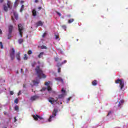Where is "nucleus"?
I'll return each mask as SVG.
<instances>
[{"mask_svg":"<svg viewBox=\"0 0 128 128\" xmlns=\"http://www.w3.org/2000/svg\"><path fill=\"white\" fill-rule=\"evenodd\" d=\"M36 72L39 78H46V75H44V74L42 72V70L40 68V66H37L36 67Z\"/></svg>","mask_w":128,"mask_h":128,"instance_id":"obj_1","label":"nucleus"},{"mask_svg":"<svg viewBox=\"0 0 128 128\" xmlns=\"http://www.w3.org/2000/svg\"><path fill=\"white\" fill-rule=\"evenodd\" d=\"M7 6H6V4H4L3 6L4 10V12H8V8H10V10H12V2L8 0Z\"/></svg>","mask_w":128,"mask_h":128,"instance_id":"obj_2","label":"nucleus"},{"mask_svg":"<svg viewBox=\"0 0 128 128\" xmlns=\"http://www.w3.org/2000/svg\"><path fill=\"white\" fill-rule=\"evenodd\" d=\"M16 52V50H14V48H12L10 50V56L11 58V60H14V54Z\"/></svg>","mask_w":128,"mask_h":128,"instance_id":"obj_3","label":"nucleus"},{"mask_svg":"<svg viewBox=\"0 0 128 128\" xmlns=\"http://www.w3.org/2000/svg\"><path fill=\"white\" fill-rule=\"evenodd\" d=\"M116 84H120V90H122L124 88V82L122 80V79H118L115 81Z\"/></svg>","mask_w":128,"mask_h":128,"instance_id":"obj_4","label":"nucleus"},{"mask_svg":"<svg viewBox=\"0 0 128 128\" xmlns=\"http://www.w3.org/2000/svg\"><path fill=\"white\" fill-rule=\"evenodd\" d=\"M18 30L21 38H22V32H24V28L21 24H18Z\"/></svg>","mask_w":128,"mask_h":128,"instance_id":"obj_5","label":"nucleus"},{"mask_svg":"<svg viewBox=\"0 0 128 128\" xmlns=\"http://www.w3.org/2000/svg\"><path fill=\"white\" fill-rule=\"evenodd\" d=\"M57 112H58V109H54V110L52 113V115L51 116H50V117L48 119V122H52V118H54V116H56Z\"/></svg>","mask_w":128,"mask_h":128,"instance_id":"obj_6","label":"nucleus"},{"mask_svg":"<svg viewBox=\"0 0 128 128\" xmlns=\"http://www.w3.org/2000/svg\"><path fill=\"white\" fill-rule=\"evenodd\" d=\"M32 118L34 120H44V118L40 117V116L36 114V115H33Z\"/></svg>","mask_w":128,"mask_h":128,"instance_id":"obj_7","label":"nucleus"},{"mask_svg":"<svg viewBox=\"0 0 128 128\" xmlns=\"http://www.w3.org/2000/svg\"><path fill=\"white\" fill-rule=\"evenodd\" d=\"M58 102V100L56 99V100H54V98H50L48 99V102H50V104H54V102Z\"/></svg>","mask_w":128,"mask_h":128,"instance_id":"obj_8","label":"nucleus"},{"mask_svg":"<svg viewBox=\"0 0 128 128\" xmlns=\"http://www.w3.org/2000/svg\"><path fill=\"white\" fill-rule=\"evenodd\" d=\"M55 80H57L58 82H62V84H64V80L60 77L56 78Z\"/></svg>","mask_w":128,"mask_h":128,"instance_id":"obj_9","label":"nucleus"},{"mask_svg":"<svg viewBox=\"0 0 128 128\" xmlns=\"http://www.w3.org/2000/svg\"><path fill=\"white\" fill-rule=\"evenodd\" d=\"M124 100H120L118 104V108H122V104H124Z\"/></svg>","mask_w":128,"mask_h":128,"instance_id":"obj_10","label":"nucleus"},{"mask_svg":"<svg viewBox=\"0 0 128 128\" xmlns=\"http://www.w3.org/2000/svg\"><path fill=\"white\" fill-rule=\"evenodd\" d=\"M20 52H18L16 54V58L18 60H20Z\"/></svg>","mask_w":128,"mask_h":128,"instance_id":"obj_11","label":"nucleus"},{"mask_svg":"<svg viewBox=\"0 0 128 128\" xmlns=\"http://www.w3.org/2000/svg\"><path fill=\"white\" fill-rule=\"evenodd\" d=\"M32 82L34 86H38L40 84V80H34L32 81Z\"/></svg>","mask_w":128,"mask_h":128,"instance_id":"obj_12","label":"nucleus"},{"mask_svg":"<svg viewBox=\"0 0 128 128\" xmlns=\"http://www.w3.org/2000/svg\"><path fill=\"white\" fill-rule=\"evenodd\" d=\"M14 28V27L12 26V25H10L9 26L8 30H9V34H12V29Z\"/></svg>","mask_w":128,"mask_h":128,"instance_id":"obj_13","label":"nucleus"},{"mask_svg":"<svg viewBox=\"0 0 128 128\" xmlns=\"http://www.w3.org/2000/svg\"><path fill=\"white\" fill-rule=\"evenodd\" d=\"M38 96H34L30 98L31 100H38Z\"/></svg>","mask_w":128,"mask_h":128,"instance_id":"obj_14","label":"nucleus"},{"mask_svg":"<svg viewBox=\"0 0 128 128\" xmlns=\"http://www.w3.org/2000/svg\"><path fill=\"white\" fill-rule=\"evenodd\" d=\"M32 14L33 16H36V10L35 9H34L32 10Z\"/></svg>","mask_w":128,"mask_h":128,"instance_id":"obj_15","label":"nucleus"},{"mask_svg":"<svg viewBox=\"0 0 128 128\" xmlns=\"http://www.w3.org/2000/svg\"><path fill=\"white\" fill-rule=\"evenodd\" d=\"M14 16L16 20L18 19V13H16V12H14Z\"/></svg>","mask_w":128,"mask_h":128,"instance_id":"obj_16","label":"nucleus"},{"mask_svg":"<svg viewBox=\"0 0 128 128\" xmlns=\"http://www.w3.org/2000/svg\"><path fill=\"white\" fill-rule=\"evenodd\" d=\"M44 52H40V54L38 55V58H42V56H44Z\"/></svg>","mask_w":128,"mask_h":128,"instance_id":"obj_17","label":"nucleus"},{"mask_svg":"<svg viewBox=\"0 0 128 128\" xmlns=\"http://www.w3.org/2000/svg\"><path fill=\"white\" fill-rule=\"evenodd\" d=\"M64 96V94H60L58 95V98H56L57 100H58V98H62Z\"/></svg>","mask_w":128,"mask_h":128,"instance_id":"obj_18","label":"nucleus"},{"mask_svg":"<svg viewBox=\"0 0 128 128\" xmlns=\"http://www.w3.org/2000/svg\"><path fill=\"white\" fill-rule=\"evenodd\" d=\"M18 4V0H16L14 3V7L16 8Z\"/></svg>","mask_w":128,"mask_h":128,"instance_id":"obj_19","label":"nucleus"},{"mask_svg":"<svg viewBox=\"0 0 128 128\" xmlns=\"http://www.w3.org/2000/svg\"><path fill=\"white\" fill-rule=\"evenodd\" d=\"M92 84V86H96V84H98V81L96 80H94Z\"/></svg>","mask_w":128,"mask_h":128,"instance_id":"obj_20","label":"nucleus"},{"mask_svg":"<svg viewBox=\"0 0 128 128\" xmlns=\"http://www.w3.org/2000/svg\"><path fill=\"white\" fill-rule=\"evenodd\" d=\"M74 18L70 19L68 20V24H72V22H74Z\"/></svg>","mask_w":128,"mask_h":128,"instance_id":"obj_21","label":"nucleus"},{"mask_svg":"<svg viewBox=\"0 0 128 128\" xmlns=\"http://www.w3.org/2000/svg\"><path fill=\"white\" fill-rule=\"evenodd\" d=\"M18 42L20 44H22V42H24V40L23 39H19L18 40Z\"/></svg>","mask_w":128,"mask_h":128,"instance_id":"obj_22","label":"nucleus"},{"mask_svg":"<svg viewBox=\"0 0 128 128\" xmlns=\"http://www.w3.org/2000/svg\"><path fill=\"white\" fill-rule=\"evenodd\" d=\"M28 58V55H26V54H25L24 55V60H27Z\"/></svg>","mask_w":128,"mask_h":128,"instance_id":"obj_23","label":"nucleus"},{"mask_svg":"<svg viewBox=\"0 0 128 128\" xmlns=\"http://www.w3.org/2000/svg\"><path fill=\"white\" fill-rule=\"evenodd\" d=\"M62 28L64 30H66V25H62Z\"/></svg>","mask_w":128,"mask_h":128,"instance_id":"obj_24","label":"nucleus"},{"mask_svg":"<svg viewBox=\"0 0 128 128\" xmlns=\"http://www.w3.org/2000/svg\"><path fill=\"white\" fill-rule=\"evenodd\" d=\"M47 90H48V92H52V88L50 87V86H48Z\"/></svg>","mask_w":128,"mask_h":128,"instance_id":"obj_25","label":"nucleus"},{"mask_svg":"<svg viewBox=\"0 0 128 128\" xmlns=\"http://www.w3.org/2000/svg\"><path fill=\"white\" fill-rule=\"evenodd\" d=\"M18 106H14V110H16V112H18Z\"/></svg>","mask_w":128,"mask_h":128,"instance_id":"obj_26","label":"nucleus"},{"mask_svg":"<svg viewBox=\"0 0 128 128\" xmlns=\"http://www.w3.org/2000/svg\"><path fill=\"white\" fill-rule=\"evenodd\" d=\"M54 36L56 40H58V38H60V36L58 34H55Z\"/></svg>","mask_w":128,"mask_h":128,"instance_id":"obj_27","label":"nucleus"},{"mask_svg":"<svg viewBox=\"0 0 128 128\" xmlns=\"http://www.w3.org/2000/svg\"><path fill=\"white\" fill-rule=\"evenodd\" d=\"M38 26H42V21H39L38 22Z\"/></svg>","mask_w":128,"mask_h":128,"instance_id":"obj_28","label":"nucleus"},{"mask_svg":"<svg viewBox=\"0 0 128 128\" xmlns=\"http://www.w3.org/2000/svg\"><path fill=\"white\" fill-rule=\"evenodd\" d=\"M62 66V63H60V62H58V64H57V66H58V68H60V66Z\"/></svg>","mask_w":128,"mask_h":128,"instance_id":"obj_29","label":"nucleus"},{"mask_svg":"<svg viewBox=\"0 0 128 128\" xmlns=\"http://www.w3.org/2000/svg\"><path fill=\"white\" fill-rule=\"evenodd\" d=\"M56 12L57 14H58V16H62V14L60 12H58V11H56Z\"/></svg>","mask_w":128,"mask_h":128,"instance_id":"obj_30","label":"nucleus"},{"mask_svg":"<svg viewBox=\"0 0 128 128\" xmlns=\"http://www.w3.org/2000/svg\"><path fill=\"white\" fill-rule=\"evenodd\" d=\"M10 38H12V34L9 33L8 34V40H10Z\"/></svg>","mask_w":128,"mask_h":128,"instance_id":"obj_31","label":"nucleus"},{"mask_svg":"<svg viewBox=\"0 0 128 128\" xmlns=\"http://www.w3.org/2000/svg\"><path fill=\"white\" fill-rule=\"evenodd\" d=\"M41 48H42V49H44V50H46V48H46V46H41Z\"/></svg>","mask_w":128,"mask_h":128,"instance_id":"obj_32","label":"nucleus"},{"mask_svg":"<svg viewBox=\"0 0 128 128\" xmlns=\"http://www.w3.org/2000/svg\"><path fill=\"white\" fill-rule=\"evenodd\" d=\"M14 102H15V104H18V99L16 98L14 101Z\"/></svg>","mask_w":128,"mask_h":128,"instance_id":"obj_33","label":"nucleus"},{"mask_svg":"<svg viewBox=\"0 0 128 128\" xmlns=\"http://www.w3.org/2000/svg\"><path fill=\"white\" fill-rule=\"evenodd\" d=\"M0 46L1 48H4V45H2V42H0Z\"/></svg>","mask_w":128,"mask_h":128,"instance_id":"obj_34","label":"nucleus"},{"mask_svg":"<svg viewBox=\"0 0 128 128\" xmlns=\"http://www.w3.org/2000/svg\"><path fill=\"white\" fill-rule=\"evenodd\" d=\"M50 81H48V82H45V86H48V84H50Z\"/></svg>","mask_w":128,"mask_h":128,"instance_id":"obj_35","label":"nucleus"},{"mask_svg":"<svg viewBox=\"0 0 128 128\" xmlns=\"http://www.w3.org/2000/svg\"><path fill=\"white\" fill-rule=\"evenodd\" d=\"M28 54H32V52L31 50H29L28 52Z\"/></svg>","mask_w":128,"mask_h":128,"instance_id":"obj_36","label":"nucleus"},{"mask_svg":"<svg viewBox=\"0 0 128 128\" xmlns=\"http://www.w3.org/2000/svg\"><path fill=\"white\" fill-rule=\"evenodd\" d=\"M46 90V88L44 87V88H42V89L41 90V91H42V92H44V91Z\"/></svg>","mask_w":128,"mask_h":128,"instance_id":"obj_37","label":"nucleus"},{"mask_svg":"<svg viewBox=\"0 0 128 128\" xmlns=\"http://www.w3.org/2000/svg\"><path fill=\"white\" fill-rule=\"evenodd\" d=\"M61 92L64 94H66V90H64V88H62V90H61Z\"/></svg>","mask_w":128,"mask_h":128,"instance_id":"obj_38","label":"nucleus"},{"mask_svg":"<svg viewBox=\"0 0 128 128\" xmlns=\"http://www.w3.org/2000/svg\"><path fill=\"white\" fill-rule=\"evenodd\" d=\"M66 62H68V61H66V60H65L63 62H62V64H66Z\"/></svg>","mask_w":128,"mask_h":128,"instance_id":"obj_39","label":"nucleus"},{"mask_svg":"<svg viewBox=\"0 0 128 128\" xmlns=\"http://www.w3.org/2000/svg\"><path fill=\"white\" fill-rule=\"evenodd\" d=\"M54 60H55V62H58V60L60 59L56 57L54 58Z\"/></svg>","mask_w":128,"mask_h":128,"instance_id":"obj_40","label":"nucleus"},{"mask_svg":"<svg viewBox=\"0 0 128 128\" xmlns=\"http://www.w3.org/2000/svg\"><path fill=\"white\" fill-rule=\"evenodd\" d=\"M10 94L11 96H13V94H14V92H12V91H10Z\"/></svg>","mask_w":128,"mask_h":128,"instance_id":"obj_41","label":"nucleus"},{"mask_svg":"<svg viewBox=\"0 0 128 128\" xmlns=\"http://www.w3.org/2000/svg\"><path fill=\"white\" fill-rule=\"evenodd\" d=\"M110 114H112V112H110V111L108 112V114H107V116H108Z\"/></svg>","mask_w":128,"mask_h":128,"instance_id":"obj_42","label":"nucleus"},{"mask_svg":"<svg viewBox=\"0 0 128 128\" xmlns=\"http://www.w3.org/2000/svg\"><path fill=\"white\" fill-rule=\"evenodd\" d=\"M46 36V33H44V34L42 35V37L44 38V36Z\"/></svg>","mask_w":128,"mask_h":128,"instance_id":"obj_43","label":"nucleus"},{"mask_svg":"<svg viewBox=\"0 0 128 128\" xmlns=\"http://www.w3.org/2000/svg\"><path fill=\"white\" fill-rule=\"evenodd\" d=\"M22 10H24V8H21L20 9V12H22Z\"/></svg>","mask_w":128,"mask_h":128,"instance_id":"obj_44","label":"nucleus"},{"mask_svg":"<svg viewBox=\"0 0 128 128\" xmlns=\"http://www.w3.org/2000/svg\"><path fill=\"white\" fill-rule=\"evenodd\" d=\"M4 0H0V4H2V2H4Z\"/></svg>","mask_w":128,"mask_h":128,"instance_id":"obj_45","label":"nucleus"},{"mask_svg":"<svg viewBox=\"0 0 128 128\" xmlns=\"http://www.w3.org/2000/svg\"><path fill=\"white\" fill-rule=\"evenodd\" d=\"M58 72H60V68H58Z\"/></svg>","mask_w":128,"mask_h":128,"instance_id":"obj_46","label":"nucleus"},{"mask_svg":"<svg viewBox=\"0 0 128 128\" xmlns=\"http://www.w3.org/2000/svg\"><path fill=\"white\" fill-rule=\"evenodd\" d=\"M24 4L22 5L21 8L24 9Z\"/></svg>","mask_w":128,"mask_h":128,"instance_id":"obj_47","label":"nucleus"},{"mask_svg":"<svg viewBox=\"0 0 128 128\" xmlns=\"http://www.w3.org/2000/svg\"><path fill=\"white\" fill-rule=\"evenodd\" d=\"M14 122H16V117H14Z\"/></svg>","mask_w":128,"mask_h":128,"instance_id":"obj_48","label":"nucleus"},{"mask_svg":"<svg viewBox=\"0 0 128 128\" xmlns=\"http://www.w3.org/2000/svg\"><path fill=\"white\" fill-rule=\"evenodd\" d=\"M70 98H70V97L69 98H68V102H70Z\"/></svg>","mask_w":128,"mask_h":128,"instance_id":"obj_49","label":"nucleus"},{"mask_svg":"<svg viewBox=\"0 0 128 128\" xmlns=\"http://www.w3.org/2000/svg\"><path fill=\"white\" fill-rule=\"evenodd\" d=\"M12 20H13L14 22V18L13 16H12Z\"/></svg>","mask_w":128,"mask_h":128,"instance_id":"obj_50","label":"nucleus"},{"mask_svg":"<svg viewBox=\"0 0 128 128\" xmlns=\"http://www.w3.org/2000/svg\"><path fill=\"white\" fill-rule=\"evenodd\" d=\"M35 2L38 4V0H35Z\"/></svg>","mask_w":128,"mask_h":128,"instance_id":"obj_51","label":"nucleus"},{"mask_svg":"<svg viewBox=\"0 0 128 128\" xmlns=\"http://www.w3.org/2000/svg\"><path fill=\"white\" fill-rule=\"evenodd\" d=\"M2 34V31L0 29V34Z\"/></svg>","mask_w":128,"mask_h":128,"instance_id":"obj_52","label":"nucleus"},{"mask_svg":"<svg viewBox=\"0 0 128 128\" xmlns=\"http://www.w3.org/2000/svg\"><path fill=\"white\" fill-rule=\"evenodd\" d=\"M38 10H42V7H40V6L38 7Z\"/></svg>","mask_w":128,"mask_h":128,"instance_id":"obj_53","label":"nucleus"},{"mask_svg":"<svg viewBox=\"0 0 128 128\" xmlns=\"http://www.w3.org/2000/svg\"><path fill=\"white\" fill-rule=\"evenodd\" d=\"M20 91L18 92V96H20Z\"/></svg>","mask_w":128,"mask_h":128,"instance_id":"obj_54","label":"nucleus"},{"mask_svg":"<svg viewBox=\"0 0 128 128\" xmlns=\"http://www.w3.org/2000/svg\"><path fill=\"white\" fill-rule=\"evenodd\" d=\"M20 2H21V4H24V2L23 0H22V1Z\"/></svg>","mask_w":128,"mask_h":128,"instance_id":"obj_55","label":"nucleus"},{"mask_svg":"<svg viewBox=\"0 0 128 128\" xmlns=\"http://www.w3.org/2000/svg\"><path fill=\"white\" fill-rule=\"evenodd\" d=\"M67 16H68V18H70L71 16L70 15H68Z\"/></svg>","mask_w":128,"mask_h":128,"instance_id":"obj_56","label":"nucleus"},{"mask_svg":"<svg viewBox=\"0 0 128 128\" xmlns=\"http://www.w3.org/2000/svg\"><path fill=\"white\" fill-rule=\"evenodd\" d=\"M23 87H24V88H26V84H24Z\"/></svg>","mask_w":128,"mask_h":128,"instance_id":"obj_57","label":"nucleus"},{"mask_svg":"<svg viewBox=\"0 0 128 128\" xmlns=\"http://www.w3.org/2000/svg\"><path fill=\"white\" fill-rule=\"evenodd\" d=\"M60 60H62V59H60Z\"/></svg>","mask_w":128,"mask_h":128,"instance_id":"obj_58","label":"nucleus"},{"mask_svg":"<svg viewBox=\"0 0 128 128\" xmlns=\"http://www.w3.org/2000/svg\"><path fill=\"white\" fill-rule=\"evenodd\" d=\"M38 64H40V62H38Z\"/></svg>","mask_w":128,"mask_h":128,"instance_id":"obj_59","label":"nucleus"},{"mask_svg":"<svg viewBox=\"0 0 128 128\" xmlns=\"http://www.w3.org/2000/svg\"><path fill=\"white\" fill-rule=\"evenodd\" d=\"M21 70H22V69H21Z\"/></svg>","mask_w":128,"mask_h":128,"instance_id":"obj_60","label":"nucleus"}]
</instances>
